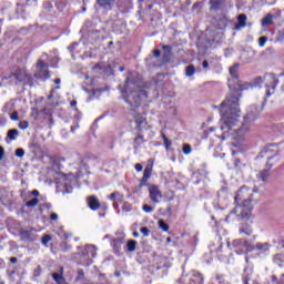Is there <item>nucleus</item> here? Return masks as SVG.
I'll return each instance as SVG.
<instances>
[{
  "mask_svg": "<svg viewBox=\"0 0 284 284\" xmlns=\"http://www.w3.org/2000/svg\"><path fill=\"white\" fill-rule=\"evenodd\" d=\"M267 99L264 98V102L261 106L253 104L247 109L246 114L244 115V123L240 128L239 118L241 116V106H239L237 115L234 114V110L230 109L227 104L223 106V102L220 105V130L221 135L220 139L225 141L231 139V145L233 148H237V150H243L245 145H247V134H250V130L252 125H254V121L258 120L261 116V112H263V108H265V101Z\"/></svg>",
  "mask_w": 284,
  "mask_h": 284,
  "instance_id": "1",
  "label": "nucleus"
},
{
  "mask_svg": "<svg viewBox=\"0 0 284 284\" xmlns=\"http://www.w3.org/2000/svg\"><path fill=\"white\" fill-rule=\"evenodd\" d=\"M230 93L223 101L222 108L229 105L227 108L233 110L235 115H239V101L242 97V92H245V90H254V88H261V85H263V83L266 81V98H270L272 94H274V92H276V87L280 83L278 78H276L274 73H267L264 75V78L257 77L253 80V82H243L239 79V64L230 68Z\"/></svg>",
  "mask_w": 284,
  "mask_h": 284,
  "instance_id": "2",
  "label": "nucleus"
},
{
  "mask_svg": "<svg viewBox=\"0 0 284 284\" xmlns=\"http://www.w3.org/2000/svg\"><path fill=\"white\" fill-rule=\"evenodd\" d=\"M150 84L143 82V77L139 72H129L123 85L119 90L130 108H140L142 103L148 102V90Z\"/></svg>",
  "mask_w": 284,
  "mask_h": 284,
  "instance_id": "3",
  "label": "nucleus"
},
{
  "mask_svg": "<svg viewBox=\"0 0 284 284\" xmlns=\"http://www.w3.org/2000/svg\"><path fill=\"white\" fill-rule=\"evenodd\" d=\"M254 192H258L256 189H250L247 186H242L236 195L235 203L237 204L230 215L226 216V223H230V217L235 216L236 219L247 220L252 216V195Z\"/></svg>",
  "mask_w": 284,
  "mask_h": 284,
  "instance_id": "4",
  "label": "nucleus"
},
{
  "mask_svg": "<svg viewBox=\"0 0 284 284\" xmlns=\"http://www.w3.org/2000/svg\"><path fill=\"white\" fill-rule=\"evenodd\" d=\"M4 79L16 81V85H19V83H22L23 85H29V88H32V85H34V80L32 79V75H30V73H28L26 69H17Z\"/></svg>",
  "mask_w": 284,
  "mask_h": 284,
  "instance_id": "5",
  "label": "nucleus"
},
{
  "mask_svg": "<svg viewBox=\"0 0 284 284\" xmlns=\"http://www.w3.org/2000/svg\"><path fill=\"white\" fill-rule=\"evenodd\" d=\"M227 247L237 254H247V252H254V245H252L247 240L243 239L234 240L232 243L227 242Z\"/></svg>",
  "mask_w": 284,
  "mask_h": 284,
  "instance_id": "6",
  "label": "nucleus"
},
{
  "mask_svg": "<svg viewBox=\"0 0 284 284\" xmlns=\"http://www.w3.org/2000/svg\"><path fill=\"white\" fill-rule=\"evenodd\" d=\"M272 148H274V144H268V145L264 146L258 154L260 159H265V156H266L267 168H274V163H271L272 161H274V159H276V161H278V151L277 150L272 151Z\"/></svg>",
  "mask_w": 284,
  "mask_h": 284,
  "instance_id": "7",
  "label": "nucleus"
},
{
  "mask_svg": "<svg viewBox=\"0 0 284 284\" xmlns=\"http://www.w3.org/2000/svg\"><path fill=\"white\" fill-rule=\"evenodd\" d=\"M79 255L87 261V265H92V258H97V246L87 244L79 247Z\"/></svg>",
  "mask_w": 284,
  "mask_h": 284,
  "instance_id": "8",
  "label": "nucleus"
},
{
  "mask_svg": "<svg viewBox=\"0 0 284 284\" xmlns=\"http://www.w3.org/2000/svg\"><path fill=\"white\" fill-rule=\"evenodd\" d=\"M182 278L186 284H203L204 277L199 271H191L189 274L183 271Z\"/></svg>",
  "mask_w": 284,
  "mask_h": 284,
  "instance_id": "9",
  "label": "nucleus"
},
{
  "mask_svg": "<svg viewBox=\"0 0 284 284\" xmlns=\"http://www.w3.org/2000/svg\"><path fill=\"white\" fill-rule=\"evenodd\" d=\"M149 196L153 203H161L163 199V193L156 185H149Z\"/></svg>",
  "mask_w": 284,
  "mask_h": 284,
  "instance_id": "10",
  "label": "nucleus"
},
{
  "mask_svg": "<svg viewBox=\"0 0 284 284\" xmlns=\"http://www.w3.org/2000/svg\"><path fill=\"white\" fill-rule=\"evenodd\" d=\"M97 3L99 8H102V10L110 11L112 8H114V3H116V0H97Z\"/></svg>",
  "mask_w": 284,
  "mask_h": 284,
  "instance_id": "11",
  "label": "nucleus"
},
{
  "mask_svg": "<svg viewBox=\"0 0 284 284\" xmlns=\"http://www.w3.org/2000/svg\"><path fill=\"white\" fill-rule=\"evenodd\" d=\"M150 176H152V168L146 166L143 171V176L140 180V185L139 187H144V185H148V181H150Z\"/></svg>",
  "mask_w": 284,
  "mask_h": 284,
  "instance_id": "12",
  "label": "nucleus"
},
{
  "mask_svg": "<svg viewBox=\"0 0 284 284\" xmlns=\"http://www.w3.org/2000/svg\"><path fill=\"white\" fill-rule=\"evenodd\" d=\"M247 26V16L241 13L237 16V23L234 26V30H243Z\"/></svg>",
  "mask_w": 284,
  "mask_h": 284,
  "instance_id": "13",
  "label": "nucleus"
},
{
  "mask_svg": "<svg viewBox=\"0 0 284 284\" xmlns=\"http://www.w3.org/2000/svg\"><path fill=\"white\" fill-rule=\"evenodd\" d=\"M134 121L136 123V129L138 130H145L146 125H148V120H145V118L141 114H136L134 116Z\"/></svg>",
  "mask_w": 284,
  "mask_h": 284,
  "instance_id": "14",
  "label": "nucleus"
},
{
  "mask_svg": "<svg viewBox=\"0 0 284 284\" xmlns=\"http://www.w3.org/2000/svg\"><path fill=\"white\" fill-rule=\"evenodd\" d=\"M87 201L90 210H93L94 212L95 210H99V207H101V203H99V199H97V195L89 196Z\"/></svg>",
  "mask_w": 284,
  "mask_h": 284,
  "instance_id": "15",
  "label": "nucleus"
},
{
  "mask_svg": "<svg viewBox=\"0 0 284 284\" xmlns=\"http://www.w3.org/2000/svg\"><path fill=\"white\" fill-rule=\"evenodd\" d=\"M145 143V138L142 134H138L133 140V150H141Z\"/></svg>",
  "mask_w": 284,
  "mask_h": 284,
  "instance_id": "16",
  "label": "nucleus"
},
{
  "mask_svg": "<svg viewBox=\"0 0 284 284\" xmlns=\"http://www.w3.org/2000/svg\"><path fill=\"white\" fill-rule=\"evenodd\" d=\"M34 232V229L31 227L30 230H21L20 231V236L22 241H34L32 239V233Z\"/></svg>",
  "mask_w": 284,
  "mask_h": 284,
  "instance_id": "17",
  "label": "nucleus"
},
{
  "mask_svg": "<svg viewBox=\"0 0 284 284\" xmlns=\"http://www.w3.org/2000/svg\"><path fill=\"white\" fill-rule=\"evenodd\" d=\"M108 199H109V201H112V203H114L116 201H118V203H123V199H125V197L123 194L115 191V192L111 193L110 195H108Z\"/></svg>",
  "mask_w": 284,
  "mask_h": 284,
  "instance_id": "18",
  "label": "nucleus"
},
{
  "mask_svg": "<svg viewBox=\"0 0 284 284\" xmlns=\"http://www.w3.org/2000/svg\"><path fill=\"white\" fill-rule=\"evenodd\" d=\"M254 251L265 254V252H270V243H257L256 245H253V252Z\"/></svg>",
  "mask_w": 284,
  "mask_h": 284,
  "instance_id": "19",
  "label": "nucleus"
},
{
  "mask_svg": "<svg viewBox=\"0 0 284 284\" xmlns=\"http://www.w3.org/2000/svg\"><path fill=\"white\" fill-rule=\"evenodd\" d=\"M226 0H210V6L212 10H221L225 6Z\"/></svg>",
  "mask_w": 284,
  "mask_h": 284,
  "instance_id": "20",
  "label": "nucleus"
},
{
  "mask_svg": "<svg viewBox=\"0 0 284 284\" xmlns=\"http://www.w3.org/2000/svg\"><path fill=\"white\" fill-rule=\"evenodd\" d=\"M170 267H172V263L166 262L163 265H158L155 270L158 272L162 271V277H163V276H168V270H170Z\"/></svg>",
  "mask_w": 284,
  "mask_h": 284,
  "instance_id": "21",
  "label": "nucleus"
},
{
  "mask_svg": "<svg viewBox=\"0 0 284 284\" xmlns=\"http://www.w3.org/2000/svg\"><path fill=\"white\" fill-rule=\"evenodd\" d=\"M251 276H252V268H247V267L244 268V273L242 275V283L250 284Z\"/></svg>",
  "mask_w": 284,
  "mask_h": 284,
  "instance_id": "22",
  "label": "nucleus"
},
{
  "mask_svg": "<svg viewBox=\"0 0 284 284\" xmlns=\"http://www.w3.org/2000/svg\"><path fill=\"white\" fill-rule=\"evenodd\" d=\"M257 178L260 181H262L263 183L267 182V179H270V170L265 169L262 170L258 174Z\"/></svg>",
  "mask_w": 284,
  "mask_h": 284,
  "instance_id": "23",
  "label": "nucleus"
},
{
  "mask_svg": "<svg viewBox=\"0 0 284 284\" xmlns=\"http://www.w3.org/2000/svg\"><path fill=\"white\" fill-rule=\"evenodd\" d=\"M224 39L225 36L223 34V32L215 31L212 41L213 43H222Z\"/></svg>",
  "mask_w": 284,
  "mask_h": 284,
  "instance_id": "24",
  "label": "nucleus"
},
{
  "mask_svg": "<svg viewBox=\"0 0 284 284\" xmlns=\"http://www.w3.org/2000/svg\"><path fill=\"white\" fill-rule=\"evenodd\" d=\"M132 6V0H118V8L121 10H128Z\"/></svg>",
  "mask_w": 284,
  "mask_h": 284,
  "instance_id": "25",
  "label": "nucleus"
},
{
  "mask_svg": "<svg viewBox=\"0 0 284 284\" xmlns=\"http://www.w3.org/2000/svg\"><path fill=\"white\" fill-rule=\"evenodd\" d=\"M273 262L275 263V265H278V267H283L284 266V254H276L275 256H273Z\"/></svg>",
  "mask_w": 284,
  "mask_h": 284,
  "instance_id": "26",
  "label": "nucleus"
},
{
  "mask_svg": "<svg viewBox=\"0 0 284 284\" xmlns=\"http://www.w3.org/2000/svg\"><path fill=\"white\" fill-rule=\"evenodd\" d=\"M17 136H19V130L17 129H11L7 133V139H9V141H17Z\"/></svg>",
  "mask_w": 284,
  "mask_h": 284,
  "instance_id": "27",
  "label": "nucleus"
},
{
  "mask_svg": "<svg viewBox=\"0 0 284 284\" xmlns=\"http://www.w3.org/2000/svg\"><path fill=\"white\" fill-rule=\"evenodd\" d=\"M126 250H128V252H135L136 251V241L135 240H129L126 242Z\"/></svg>",
  "mask_w": 284,
  "mask_h": 284,
  "instance_id": "28",
  "label": "nucleus"
},
{
  "mask_svg": "<svg viewBox=\"0 0 284 284\" xmlns=\"http://www.w3.org/2000/svg\"><path fill=\"white\" fill-rule=\"evenodd\" d=\"M58 236H59L60 239H64V241H65V240L70 239V237L72 236V234L67 233V232L63 230V227H59V229H58Z\"/></svg>",
  "mask_w": 284,
  "mask_h": 284,
  "instance_id": "29",
  "label": "nucleus"
},
{
  "mask_svg": "<svg viewBox=\"0 0 284 284\" xmlns=\"http://www.w3.org/2000/svg\"><path fill=\"white\" fill-rule=\"evenodd\" d=\"M158 225L162 232L170 231V225L168 223H165V221H163V220H159Z\"/></svg>",
  "mask_w": 284,
  "mask_h": 284,
  "instance_id": "30",
  "label": "nucleus"
},
{
  "mask_svg": "<svg viewBox=\"0 0 284 284\" xmlns=\"http://www.w3.org/2000/svg\"><path fill=\"white\" fill-rule=\"evenodd\" d=\"M195 73H196V68H194V65L191 64L186 67V70H185L186 77H194Z\"/></svg>",
  "mask_w": 284,
  "mask_h": 284,
  "instance_id": "31",
  "label": "nucleus"
},
{
  "mask_svg": "<svg viewBox=\"0 0 284 284\" xmlns=\"http://www.w3.org/2000/svg\"><path fill=\"white\" fill-rule=\"evenodd\" d=\"M182 152L185 155L192 154V145H190L187 143H184L183 146H182Z\"/></svg>",
  "mask_w": 284,
  "mask_h": 284,
  "instance_id": "32",
  "label": "nucleus"
},
{
  "mask_svg": "<svg viewBox=\"0 0 284 284\" xmlns=\"http://www.w3.org/2000/svg\"><path fill=\"white\" fill-rule=\"evenodd\" d=\"M252 227L242 226L240 229V234H245L246 236H252Z\"/></svg>",
  "mask_w": 284,
  "mask_h": 284,
  "instance_id": "33",
  "label": "nucleus"
},
{
  "mask_svg": "<svg viewBox=\"0 0 284 284\" xmlns=\"http://www.w3.org/2000/svg\"><path fill=\"white\" fill-rule=\"evenodd\" d=\"M40 77L43 81H48V79H50V71H48V69L40 70Z\"/></svg>",
  "mask_w": 284,
  "mask_h": 284,
  "instance_id": "34",
  "label": "nucleus"
},
{
  "mask_svg": "<svg viewBox=\"0 0 284 284\" xmlns=\"http://www.w3.org/2000/svg\"><path fill=\"white\" fill-rule=\"evenodd\" d=\"M39 205V199L34 197L26 203L27 207H37Z\"/></svg>",
  "mask_w": 284,
  "mask_h": 284,
  "instance_id": "35",
  "label": "nucleus"
},
{
  "mask_svg": "<svg viewBox=\"0 0 284 284\" xmlns=\"http://www.w3.org/2000/svg\"><path fill=\"white\" fill-rule=\"evenodd\" d=\"M162 50H164L166 57H172V45L164 44L162 45Z\"/></svg>",
  "mask_w": 284,
  "mask_h": 284,
  "instance_id": "36",
  "label": "nucleus"
},
{
  "mask_svg": "<svg viewBox=\"0 0 284 284\" xmlns=\"http://www.w3.org/2000/svg\"><path fill=\"white\" fill-rule=\"evenodd\" d=\"M162 139L164 141L165 150H170V148H172V141H170V139H168V136H165V134H162Z\"/></svg>",
  "mask_w": 284,
  "mask_h": 284,
  "instance_id": "37",
  "label": "nucleus"
},
{
  "mask_svg": "<svg viewBox=\"0 0 284 284\" xmlns=\"http://www.w3.org/2000/svg\"><path fill=\"white\" fill-rule=\"evenodd\" d=\"M51 241H52V236L45 234V235H43L41 243H42V245L48 247V243H50Z\"/></svg>",
  "mask_w": 284,
  "mask_h": 284,
  "instance_id": "38",
  "label": "nucleus"
},
{
  "mask_svg": "<svg viewBox=\"0 0 284 284\" xmlns=\"http://www.w3.org/2000/svg\"><path fill=\"white\" fill-rule=\"evenodd\" d=\"M18 128H20V130H28V128H30V123L28 121H20Z\"/></svg>",
  "mask_w": 284,
  "mask_h": 284,
  "instance_id": "39",
  "label": "nucleus"
},
{
  "mask_svg": "<svg viewBox=\"0 0 284 284\" xmlns=\"http://www.w3.org/2000/svg\"><path fill=\"white\" fill-rule=\"evenodd\" d=\"M197 172H199V174H200L201 176H207V174H209L205 164H203L202 168L197 170Z\"/></svg>",
  "mask_w": 284,
  "mask_h": 284,
  "instance_id": "40",
  "label": "nucleus"
},
{
  "mask_svg": "<svg viewBox=\"0 0 284 284\" xmlns=\"http://www.w3.org/2000/svg\"><path fill=\"white\" fill-rule=\"evenodd\" d=\"M72 184L64 183L63 194H72Z\"/></svg>",
  "mask_w": 284,
  "mask_h": 284,
  "instance_id": "41",
  "label": "nucleus"
},
{
  "mask_svg": "<svg viewBox=\"0 0 284 284\" xmlns=\"http://www.w3.org/2000/svg\"><path fill=\"white\" fill-rule=\"evenodd\" d=\"M37 65L38 68H40V70H48L49 68V64L43 62L42 60H39Z\"/></svg>",
  "mask_w": 284,
  "mask_h": 284,
  "instance_id": "42",
  "label": "nucleus"
},
{
  "mask_svg": "<svg viewBox=\"0 0 284 284\" xmlns=\"http://www.w3.org/2000/svg\"><path fill=\"white\" fill-rule=\"evenodd\" d=\"M265 43H267V37H260L258 38L260 48H265Z\"/></svg>",
  "mask_w": 284,
  "mask_h": 284,
  "instance_id": "43",
  "label": "nucleus"
},
{
  "mask_svg": "<svg viewBox=\"0 0 284 284\" xmlns=\"http://www.w3.org/2000/svg\"><path fill=\"white\" fill-rule=\"evenodd\" d=\"M16 156H18V159H23V156H26V151L23 149H17Z\"/></svg>",
  "mask_w": 284,
  "mask_h": 284,
  "instance_id": "44",
  "label": "nucleus"
},
{
  "mask_svg": "<svg viewBox=\"0 0 284 284\" xmlns=\"http://www.w3.org/2000/svg\"><path fill=\"white\" fill-rule=\"evenodd\" d=\"M143 212H145L146 214H150L151 212H154V207H152L151 205L144 204L142 206Z\"/></svg>",
  "mask_w": 284,
  "mask_h": 284,
  "instance_id": "45",
  "label": "nucleus"
},
{
  "mask_svg": "<svg viewBox=\"0 0 284 284\" xmlns=\"http://www.w3.org/2000/svg\"><path fill=\"white\" fill-rule=\"evenodd\" d=\"M270 23H272V16L268 14L262 20V26H270Z\"/></svg>",
  "mask_w": 284,
  "mask_h": 284,
  "instance_id": "46",
  "label": "nucleus"
},
{
  "mask_svg": "<svg viewBox=\"0 0 284 284\" xmlns=\"http://www.w3.org/2000/svg\"><path fill=\"white\" fill-rule=\"evenodd\" d=\"M222 250H223V245H220V247L216 251L220 261H224L225 260V255L222 254Z\"/></svg>",
  "mask_w": 284,
  "mask_h": 284,
  "instance_id": "47",
  "label": "nucleus"
},
{
  "mask_svg": "<svg viewBox=\"0 0 284 284\" xmlns=\"http://www.w3.org/2000/svg\"><path fill=\"white\" fill-rule=\"evenodd\" d=\"M141 234H143V236H150V229H148L146 226H143L140 229Z\"/></svg>",
  "mask_w": 284,
  "mask_h": 284,
  "instance_id": "48",
  "label": "nucleus"
},
{
  "mask_svg": "<svg viewBox=\"0 0 284 284\" xmlns=\"http://www.w3.org/2000/svg\"><path fill=\"white\" fill-rule=\"evenodd\" d=\"M59 59L57 57L52 58L50 67L58 68Z\"/></svg>",
  "mask_w": 284,
  "mask_h": 284,
  "instance_id": "49",
  "label": "nucleus"
},
{
  "mask_svg": "<svg viewBox=\"0 0 284 284\" xmlns=\"http://www.w3.org/2000/svg\"><path fill=\"white\" fill-rule=\"evenodd\" d=\"M10 119H11V121H19V113L13 112V113L10 115Z\"/></svg>",
  "mask_w": 284,
  "mask_h": 284,
  "instance_id": "50",
  "label": "nucleus"
},
{
  "mask_svg": "<svg viewBox=\"0 0 284 284\" xmlns=\"http://www.w3.org/2000/svg\"><path fill=\"white\" fill-rule=\"evenodd\" d=\"M77 45H79L78 42H73L71 45L68 47V50H70V52H73L74 48H77Z\"/></svg>",
  "mask_w": 284,
  "mask_h": 284,
  "instance_id": "51",
  "label": "nucleus"
},
{
  "mask_svg": "<svg viewBox=\"0 0 284 284\" xmlns=\"http://www.w3.org/2000/svg\"><path fill=\"white\" fill-rule=\"evenodd\" d=\"M33 276H41V266H38L37 270H34Z\"/></svg>",
  "mask_w": 284,
  "mask_h": 284,
  "instance_id": "52",
  "label": "nucleus"
},
{
  "mask_svg": "<svg viewBox=\"0 0 284 284\" xmlns=\"http://www.w3.org/2000/svg\"><path fill=\"white\" fill-rule=\"evenodd\" d=\"M153 57L159 59V57H161V50H159V49L153 50Z\"/></svg>",
  "mask_w": 284,
  "mask_h": 284,
  "instance_id": "53",
  "label": "nucleus"
},
{
  "mask_svg": "<svg viewBox=\"0 0 284 284\" xmlns=\"http://www.w3.org/2000/svg\"><path fill=\"white\" fill-rule=\"evenodd\" d=\"M135 171L143 172V165H141V163L135 164Z\"/></svg>",
  "mask_w": 284,
  "mask_h": 284,
  "instance_id": "54",
  "label": "nucleus"
},
{
  "mask_svg": "<svg viewBox=\"0 0 284 284\" xmlns=\"http://www.w3.org/2000/svg\"><path fill=\"white\" fill-rule=\"evenodd\" d=\"M78 276L79 278H83L85 276V273L83 272L82 268L78 270Z\"/></svg>",
  "mask_w": 284,
  "mask_h": 284,
  "instance_id": "55",
  "label": "nucleus"
},
{
  "mask_svg": "<svg viewBox=\"0 0 284 284\" xmlns=\"http://www.w3.org/2000/svg\"><path fill=\"white\" fill-rule=\"evenodd\" d=\"M59 219V215L57 214V213H52L51 215H50V220L51 221H57Z\"/></svg>",
  "mask_w": 284,
  "mask_h": 284,
  "instance_id": "56",
  "label": "nucleus"
},
{
  "mask_svg": "<svg viewBox=\"0 0 284 284\" xmlns=\"http://www.w3.org/2000/svg\"><path fill=\"white\" fill-rule=\"evenodd\" d=\"M41 207H45L47 210H51L52 204L51 203H44V204L41 205Z\"/></svg>",
  "mask_w": 284,
  "mask_h": 284,
  "instance_id": "57",
  "label": "nucleus"
},
{
  "mask_svg": "<svg viewBox=\"0 0 284 284\" xmlns=\"http://www.w3.org/2000/svg\"><path fill=\"white\" fill-rule=\"evenodd\" d=\"M105 90H108V88L93 90V95L97 94V92L101 94L102 92H105Z\"/></svg>",
  "mask_w": 284,
  "mask_h": 284,
  "instance_id": "58",
  "label": "nucleus"
},
{
  "mask_svg": "<svg viewBox=\"0 0 284 284\" xmlns=\"http://www.w3.org/2000/svg\"><path fill=\"white\" fill-rule=\"evenodd\" d=\"M4 154L6 151L3 150V146H0V161H2Z\"/></svg>",
  "mask_w": 284,
  "mask_h": 284,
  "instance_id": "59",
  "label": "nucleus"
},
{
  "mask_svg": "<svg viewBox=\"0 0 284 284\" xmlns=\"http://www.w3.org/2000/svg\"><path fill=\"white\" fill-rule=\"evenodd\" d=\"M202 67H203L204 69L210 68V63L207 62V60H204V61L202 62Z\"/></svg>",
  "mask_w": 284,
  "mask_h": 284,
  "instance_id": "60",
  "label": "nucleus"
},
{
  "mask_svg": "<svg viewBox=\"0 0 284 284\" xmlns=\"http://www.w3.org/2000/svg\"><path fill=\"white\" fill-rule=\"evenodd\" d=\"M122 210H123V212H130L131 211V209H130V206H128V204H124L122 206Z\"/></svg>",
  "mask_w": 284,
  "mask_h": 284,
  "instance_id": "61",
  "label": "nucleus"
},
{
  "mask_svg": "<svg viewBox=\"0 0 284 284\" xmlns=\"http://www.w3.org/2000/svg\"><path fill=\"white\" fill-rule=\"evenodd\" d=\"M119 241H121V239L113 240V241L111 242L112 247H116V243H119Z\"/></svg>",
  "mask_w": 284,
  "mask_h": 284,
  "instance_id": "62",
  "label": "nucleus"
},
{
  "mask_svg": "<svg viewBox=\"0 0 284 284\" xmlns=\"http://www.w3.org/2000/svg\"><path fill=\"white\" fill-rule=\"evenodd\" d=\"M31 194H32V196H39V190H33V191L31 192Z\"/></svg>",
  "mask_w": 284,
  "mask_h": 284,
  "instance_id": "63",
  "label": "nucleus"
},
{
  "mask_svg": "<svg viewBox=\"0 0 284 284\" xmlns=\"http://www.w3.org/2000/svg\"><path fill=\"white\" fill-rule=\"evenodd\" d=\"M18 258L17 257H10V263H17Z\"/></svg>",
  "mask_w": 284,
  "mask_h": 284,
  "instance_id": "64",
  "label": "nucleus"
}]
</instances>
